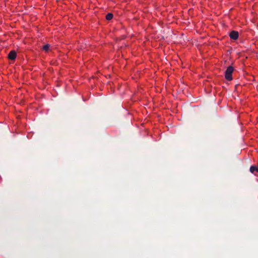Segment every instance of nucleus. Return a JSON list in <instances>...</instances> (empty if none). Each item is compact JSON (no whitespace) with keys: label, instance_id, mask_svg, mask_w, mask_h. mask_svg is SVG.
<instances>
[{"label":"nucleus","instance_id":"nucleus-1","mask_svg":"<svg viewBox=\"0 0 258 258\" xmlns=\"http://www.w3.org/2000/svg\"><path fill=\"white\" fill-rule=\"evenodd\" d=\"M234 68L231 66H229L227 68L225 72V77L226 79L228 81H231L233 79L232 75L234 72Z\"/></svg>","mask_w":258,"mask_h":258},{"label":"nucleus","instance_id":"nucleus-2","mask_svg":"<svg viewBox=\"0 0 258 258\" xmlns=\"http://www.w3.org/2000/svg\"><path fill=\"white\" fill-rule=\"evenodd\" d=\"M229 36L231 39L236 40L238 38L239 33L237 31H232L230 33Z\"/></svg>","mask_w":258,"mask_h":258},{"label":"nucleus","instance_id":"nucleus-3","mask_svg":"<svg viewBox=\"0 0 258 258\" xmlns=\"http://www.w3.org/2000/svg\"><path fill=\"white\" fill-rule=\"evenodd\" d=\"M17 56L16 52L15 50H12L8 54V58L11 60H14Z\"/></svg>","mask_w":258,"mask_h":258},{"label":"nucleus","instance_id":"nucleus-4","mask_svg":"<svg viewBox=\"0 0 258 258\" xmlns=\"http://www.w3.org/2000/svg\"><path fill=\"white\" fill-rule=\"evenodd\" d=\"M249 171L252 174L258 173V164L251 166Z\"/></svg>","mask_w":258,"mask_h":258},{"label":"nucleus","instance_id":"nucleus-5","mask_svg":"<svg viewBox=\"0 0 258 258\" xmlns=\"http://www.w3.org/2000/svg\"><path fill=\"white\" fill-rule=\"evenodd\" d=\"M113 15L112 13H108L106 16V19L107 20H110L113 18Z\"/></svg>","mask_w":258,"mask_h":258},{"label":"nucleus","instance_id":"nucleus-6","mask_svg":"<svg viewBox=\"0 0 258 258\" xmlns=\"http://www.w3.org/2000/svg\"><path fill=\"white\" fill-rule=\"evenodd\" d=\"M49 47H50V45L49 44H47L44 45L43 46L42 49H43V50L47 51L48 50Z\"/></svg>","mask_w":258,"mask_h":258},{"label":"nucleus","instance_id":"nucleus-7","mask_svg":"<svg viewBox=\"0 0 258 258\" xmlns=\"http://www.w3.org/2000/svg\"><path fill=\"white\" fill-rule=\"evenodd\" d=\"M92 78L93 79H99L98 77V76H92Z\"/></svg>","mask_w":258,"mask_h":258},{"label":"nucleus","instance_id":"nucleus-8","mask_svg":"<svg viewBox=\"0 0 258 258\" xmlns=\"http://www.w3.org/2000/svg\"><path fill=\"white\" fill-rule=\"evenodd\" d=\"M238 86V85H235V88H236L237 87V86Z\"/></svg>","mask_w":258,"mask_h":258}]
</instances>
